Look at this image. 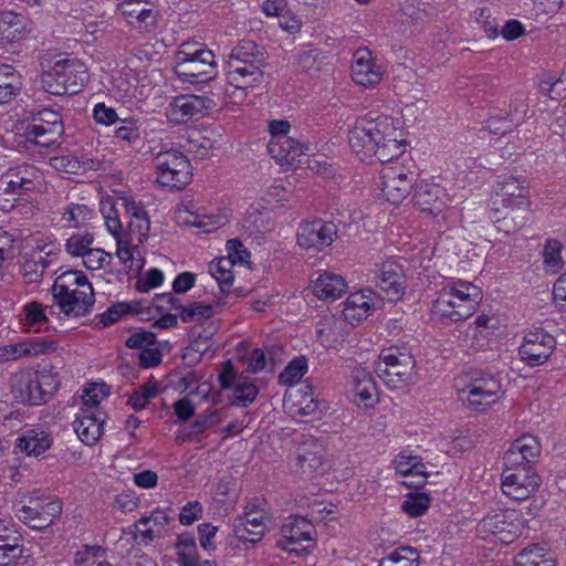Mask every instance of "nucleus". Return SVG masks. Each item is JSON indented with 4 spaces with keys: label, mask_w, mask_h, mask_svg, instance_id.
<instances>
[{
    "label": "nucleus",
    "mask_w": 566,
    "mask_h": 566,
    "mask_svg": "<svg viewBox=\"0 0 566 566\" xmlns=\"http://www.w3.org/2000/svg\"><path fill=\"white\" fill-rule=\"evenodd\" d=\"M353 153L363 161L377 158L391 161L405 151L401 133L395 120L386 115L368 113L356 119L348 134Z\"/></svg>",
    "instance_id": "nucleus-1"
},
{
    "label": "nucleus",
    "mask_w": 566,
    "mask_h": 566,
    "mask_svg": "<svg viewBox=\"0 0 566 566\" xmlns=\"http://www.w3.org/2000/svg\"><path fill=\"white\" fill-rule=\"evenodd\" d=\"M268 65L265 50L250 40H241L230 52L224 65L229 85L244 91L259 85Z\"/></svg>",
    "instance_id": "nucleus-2"
},
{
    "label": "nucleus",
    "mask_w": 566,
    "mask_h": 566,
    "mask_svg": "<svg viewBox=\"0 0 566 566\" xmlns=\"http://www.w3.org/2000/svg\"><path fill=\"white\" fill-rule=\"evenodd\" d=\"M482 298L481 290L467 281L443 287L433 303V312L452 322L470 317Z\"/></svg>",
    "instance_id": "nucleus-3"
},
{
    "label": "nucleus",
    "mask_w": 566,
    "mask_h": 566,
    "mask_svg": "<svg viewBox=\"0 0 566 566\" xmlns=\"http://www.w3.org/2000/svg\"><path fill=\"white\" fill-rule=\"evenodd\" d=\"M87 80L86 66L76 59L59 60L41 75L43 90L60 96L78 93Z\"/></svg>",
    "instance_id": "nucleus-4"
},
{
    "label": "nucleus",
    "mask_w": 566,
    "mask_h": 566,
    "mask_svg": "<svg viewBox=\"0 0 566 566\" xmlns=\"http://www.w3.org/2000/svg\"><path fill=\"white\" fill-rule=\"evenodd\" d=\"M416 359L398 348L382 349L375 364V371L390 389H400L416 381Z\"/></svg>",
    "instance_id": "nucleus-5"
},
{
    "label": "nucleus",
    "mask_w": 566,
    "mask_h": 566,
    "mask_svg": "<svg viewBox=\"0 0 566 566\" xmlns=\"http://www.w3.org/2000/svg\"><path fill=\"white\" fill-rule=\"evenodd\" d=\"M157 181L171 189H181L192 179V168L188 158L178 150L160 151L154 159Z\"/></svg>",
    "instance_id": "nucleus-6"
},
{
    "label": "nucleus",
    "mask_w": 566,
    "mask_h": 566,
    "mask_svg": "<svg viewBox=\"0 0 566 566\" xmlns=\"http://www.w3.org/2000/svg\"><path fill=\"white\" fill-rule=\"evenodd\" d=\"M459 399L475 411H484L502 397L501 382L492 375L479 374L458 389Z\"/></svg>",
    "instance_id": "nucleus-7"
},
{
    "label": "nucleus",
    "mask_w": 566,
    "mask_h": 566,
    "mask_svg": "<svg viewBox=\"0 0 566 566\" xmlns=\"http://www.w3.org/2000/svg\"><path fill=\"white\" fill-rule=\"evenodd\" d=\"M539 485L541 478L533 470L504 465L501 486L503 493L515 501L526 500L538 490Z\"/></svg>",
    "instance_id": "nucleus-8"
},
{
    "label": "nucleus",
    "mask_w": 566,
    "mask_h": 566,
    "mask_svg": "<svg viewBox=\"0 0 566 566\" xmlns=\"http://www.w3.org/2000/svg\"><path fill=\"white\" fill-rule=\"evenodd\" d=\"M51 291L54 301L67 316H84L92 310L94 303L92 285L67 291L64 285L53 284Z\"/></svg>",
    "instance_id": "nucleus-9"
},
{
    "label": "nucleus",
    "mask_w": 566,
    "mask_h": 566,
    "mask_svg": "<svg viewBox=\"0 0 566 566\" xmlns=\"http://www.w3.org/2000/svg\"><path fill=\"white\" fill-rule=\"evenodd\" d=\"M214 106L216 103L208 96L179 95L169 104L167 117L172 123L184 124L203 117Z\"/></svg>",
    "instance_id": "nucleus-10"
},
{
    "label": "nucleus",
    "mask_w": 566,
    "mask_h": 566,
    "mask_svg": "<svg viewBox=\"0 0 566 566\" xmlns=\"http://www.w3.org/2000/svg\"><path fill=\"white\" fill-rule=\"evenodd\" d=\"M314 525L305 517L293 516L281 527V538L277 546L287 552L308 549L313 542Z\"/></svg>",
    "instance_id": "nucleus-11"
},
{
    "label": "nucleus",
    "mask_w": 566,
    "mask_h": 566,
    "mask_svg": "<svg viewBox=\"0 0 566 566\" xmlns=\"http://www.w3.org/2000/svg\"><path fill=\"white\" fill-rule=\"evenodd\" d=\"M379 187L387 201L398 205L410 193L413 187L411 174L399 165L382 167Z\"/></svg>",
    "instance_id": "nucleus-12"
},
{
    "label": "nucleus",
    "mask_w": 566,
    "mask_h": 566,
    "mask_svg": "<svg viewBox=\"0 0 566 566\" xmlns=\"http://www.w3.org/2000/svg\"><path fill=\"white\" fill-rule=\"evenodd\" d=\"M556 346L555 338L544 331L528 332L518 348L521 359L528 366H541L547 361Z\"/></svg>",
    "instance_id": "nucleus-13"
},
{
    "label": "nucleus",
    "mask_w": 566,
    "mask_h": 566,
    "mask_svg": "<svg viewBox=\"0 0 566 566\" xmlns=\"http://www.w3.org/2000/svg\"><path fill=\"white\" fill-rule=\"evenodd\" d=\"M522 205H503L495 207L490 212V219L499 232L506 235L516 233L524 227L528 216V201H521Z\"/></svg>",
    "instance_id": "nucleus-14"
},
{
    "label": "nucleus",
    "mask_w": 566,
    "mask_h": 566,
    "mask_svg": "<svg viewBox=\"0 0 566 566\" xmlns=\"http://www.w3.org/2000/svg\"><path fill=\"white\" fill-rule=\"evenodd\" d=\"M265 512L253 503H249L242 515L233 521L234 535L242 542L258 543L265 531Z\"/></svg>",
    "instance_id": "nucleus-15"
},
{
    "label": "nucleus",
    "mask_w": 566,
    "mask_h": 566,
    "mask_svg": "<svg viewBox=\"0 0 566 566\" xmlns=\"http://www.w3.org/2000/svg\"><path fill=\"white\" fill-rule=\"evenodd\" d=\"M336 234V224L318 219L306 222L300 227L297 231V243L305 249L322 250L334 242Z\"/></svg>",
    "instance_id": "nucleus-16"
},
{
    "label": "nucleus",
    "mask_w": 566,
    "mask_h": 566,
    "mask_svg": "<svg viewBox=\"0 0 566 566\" xmlns=\"http://www.w3.org/2000/svg\"><path fill=\"white\" fill-rule=\"evenodd\" d=\"M541 451L542 447L538 439L532 434H524L517 438L504 453L503 463L513 469L524 467L533 470L532 464L537 461Z\"/></svg>",
    "instance_id": "nucleus-17"
},
{
    "label": "nucleus",
    "mask_w": 566,
    "mask_h": 566,
    "mask_svg": "<svg viewBox=\"0 0 566 566\" xmlns=\"http://www.w3.org/2000/svg\"><path fill=\"white\" fill-rule=\"evenodd\" d=\"M1 179L8 184L11 190L22 196L40 191L43 186L41 170L31 164H22L8 169Z\"/></svg>",
    "instance_id": "nucleus-18"
},
{
    "label": "nucleus",
    "mask_w": 566,
    "mask_h": 566,
    "mask_svg": "<svg viewBox=\"0 0 566 566\" xmlns=\"http://www.w3.org/2000/svg\"><path fill=\"white\" fill-rule=\"evenodd\" d=\"M199 60L176 63L175 72L185 82H208L217 75V63L212 51L199 52Z\"/></svg>",
    "instance_id": "nucleus-19"
},
{
    "label": "nucleus",
    "mask_w": 566,
    "mask_h": 566,
    "mask_svg": "<svg viewBox=\"0 0 566 566\" xmlns=\"http://www.w3.org/2000/svg\"><path fill=\"white\" fill-rule=\"evenodd\" d=\"M377 285L390 301L399 300L405 291V274L402 266L392 259L378 265L376 270Z\"/></svg>",
    "instance_id": "nucleus-20"
},
{
    "label": "nucleus",
    "mask_w": 566,
    "mask_h": 566,
    "mask_svg": "<svg viewBox=\"0 0 566 566\" xmlns=\"http://www.w3.org/2000/svg\"><path fill=\"white\" fill-rule=\"evenodd\" d=\"M446 192L439 185L420 181L415 186L412 201L418 209L430 217L441 214L446 208Z\"/></svg>",
    "instance_id": "nucleus-21"
},
{
    "label": "nucleus",
    "mask_w": 566,
    "mask_h": 566,
    "mask_svg": "<svg viewBox=\"0 0 566 566\" xmlns=\"http://www.w3.org/2000/svg\"><path fill=\"white\" fill-rule=\"evenodd\" d=\"M61 513L62 504L59 501H50L43 505L40 503H35L34 506L23 505L18 510L17 516L33 530H44L53 524Z\"/></svg>",
    "instance_id": "nucleus-22"
},
{
    "label": "nucleus",
    "mask_w": 566,
    "mask_h": 566,
    "mask_svg": "<svg viewBox=\"0 0 566 566\" xmlns=\"http://www.w3.org/2000/svg\"><path fill=\"white\" fill-rule=\"evenodd\" d=\"M101 415V412L94 409H81V412L73 422V427L83 443L93 446L101 438L104 426V418Z\"/></svg>",
    "instance_id": "nucleus-23"
},
{
    "label": "nucleus",
    "mask_w": 566,
    "mask_h": 566,
    "mask_svg": "<svg viewBox=\"0 0 566 566\" xmlns=\"http://www.w3.org/2000/svg\"><path fill=\"white\" fill-rule=\"evenodd\" d=\"M528 187L524 179L512 175H504L495 186V195L503 205H522L521 201H528Z\"/></svg>",
    "instance_id": "nucleus-24"
},
{
    "label": "nucleus",
    "mask_w": 566,
    "mask_h": 566,
    "mask_svg": "<svg viewBox=\"0 0 566 566\" xmlns=\"http://www.w3.org/2000/svg\"><path fill=\"white\" fill-rule=\"evenodd\" d=\"M295 471L306 479H312L323 467V448L316 443H304L297 449L293 464Z\"/></svg>",
    "instance_id": "nucleus-25"
},
{
    "label": "nucleus",
    "mask_w": 566,
    "mask_h": 566,
    "mask_svg": "<svg viewBox=\"0 0 566 566\" xmlns=\"http://www.w3.org/2000/svg\"><path fill=\"white\" fill-rule=\"evenodd\" d=\"M268 148L270 155L282 166L293 165L296 158L304 153V149H307L302 143L290 136L271 138Z\"/></svg>",
    "instance_id": "nucleus-26"
},
{
    "label": "nucleus",
    "mask_w": 566,
    "mask_h": 566,
    "mask_svg": "<svg viewBox=\"0 0 566 566\" xmlns=\"http://www.w3.org/2000/svg\"><path fill=\"white\" fill-rule=\"evenodd\" d=\"M36 376L33 377L29 373L14 375L11 379V388L14 397L21 402L29 405L44 403V396H42Z\"/></svg>",
    "instance_id": "nucleus-27"
},
{
    "label": "nucleus",
    "mask_w": 566,
    "mask_h": 566,
    "mask_svg": "<svg viewBox=\"0 0 566 566\" xmlns=\"http://www.w3.org/2000/svg\"><path fill=\"white\" fill-rule=\"evenodd\" d=\"M369 55L370 52L367 49L358 50L352 64V77L360 86H374L381 80V75L375 70Z\"/></svg>",
    "instance_id": "nucleus-28"
},
{
    "label": "nucleus",
    "mask_w": 566,
    "mask_h": 566,
    "mask_svg": "<svg viewBox=\"0 0 566 566\" xmlns=\"http://www.w3.org/2000/svg\"><path fill=\"white\" fill-rule=\"evenodd\" d=\"M313 293L318 298L336 300L347 290V283L343 276L325 271L312 281Z\"/></svg>",
    "instance_id": "nucleus-29"
},
{
    "label": "nucleus",
    "mask_w": 566,
    "mask_h": 566,
    "mask_svg": "<svg viewBox=\"0 0 566 566\" xmlns=\"http://www.w3.org/2000/svg\"><path fill=\"white\" fill-rule=\"evenodd\" d=\"M118 10L132 25L148 29L156 23V12L148 7V3H143L140 0H127L118 7Z\"/></svg>",
    "instance_id": "nucleus-30"
},
{
    "label": "nucleus",
    "mask_w": 566,
    "mask_h": 566,
    "mask_svg": "<svg viewBox=\"0 0 566 566\" xmlns=\"http://www.w3.org/2000/svg\"><path fill=\"white\" fill-rule=\"evenodd\" d=\"M22 90V77L11 65L0 64V105L13 101Z\"/></svg>",
    "instance_id": "nucleus-31"
},
{
    "label": "nucleus",
    "mask_w": 566,
    "mask_h": 566,
    "mask_svg": "<svg viewBox=\"0 0 566 566\" xmlns=\"http://www.w3.org/2000/svg\"><path fill=\"white\" fill-rule=\"evenodd\" d=\"M52 444V439L44 431L28 430L17 439L15 447L28 455L39 457Z\"/></svg>",
    "instance_id": "nucleus-32"
},
{
    "label": "nucleus",
    "mask_w": 566,
    "mask_h": 566,
    "mask_svg": "<svg viewBox=\"0 0 566 566\" xmlns=\"http://www.w3.org/2000/svg\"><path fill=\"white\" fill-rule=\"evenodd\" d=\"M64 134V126H50L43 124H30L25 128L28 140L41 147H52L60 144Z\"/></svg>",
    "instance_id": "nucleus-33"
},
{
    "label": "nucleus",
    "mask_w": 566,
    "mask_h": 566,
    "mask_svg": "<svg viewBox=\"0 0 566 566\" xmlns=\"http://www.w3.org/2000/svg\"><path fill=\"white\" fill-rule=\"evenodd\" d=\"M145 303L142 301L118 302L109 306L104 313L96 316V325L101 327L109 326L118 322L126 314H144Z\"/></svg>",
    "instance_id": "nucleus-34"
},
{
    "label": "nucleus",
    "mask_w": 566,
    "mask_h": 566,
    "mask_svg": "<svg viewBox=\"0 0 566 566\" xmlns=\"http://www.w3.org/2000/svg\"><path fill=\"white\" fill-rule=\"evenodd\" d=\"M24 30V19L21 14L10 11L0 13V42H15L22 38Z\"/></svg>",
    "instance_id": "nucleus-35"
},
{
    "label": "nucleus",
    "mask_w": 566,
    "mask_h": 566,
    "mask_svg": "<svg viewBox=\"0 0 566 566\" xmlns=\"http://www.w3.org/2000/svg\"><path fill=\"white\" fill-rule=\"evenodd\" d=\"M371 311L369 298L363 292L352 293L345 304L343 314L352 324L367 317Z\"/></svg>",
    "instance_id": "nucleus-36"
},
{
    "label": "nucleus",
    "mask_w": 566,
    "mask_h": 566,
    "mask_svg": "<svg viewBox=\"0 0 566 566\" xmlns=\"http://www.w3.org/2000/svg\"><path fill=\"white\" fill-rule=\"evenodd\" d=\"M532 117L530 112L527 97L524 93H517L510 102L507 111H505L504 119L511 126H520L525 119Z\"/></svg>",
    "instance_id": "nucleus-37"
},
{
    "label": "nucleus",
    "mask_w": 566,
    "mask_h": 566,
    "mask_svg": "<svg viewBox=\"0 0 566 566\" xmlns=\"http://www.w3.org/2000/svg\"><path fill=\"white\" fill-rule=\"evenodd\" d=\"M234 260L231 258H220L216 263L210 264V273L216 279L222 293H229L233 284L232 268Z\"/></svg>",
    "instance_id": "nucleus-38"
},
{
    "label": "nucleus",
    "mask_w": 566,
    "mask_h": 566,
    "mask_svg": "<svg viewBox=\"0 0 566 566\" xmlns=\"http://www.w3.org/2000/svg\"><path fill=\"white\" fill-rule=\"evenodd\" d=\"M378 566H419V553L409 546L398 547L381 558Z\"/></svg>",
    "instance_id": "nucleus-39"
},
{
    "label": "nucleus",
    "mask_w": 566,
    "mask_h": 566,
    "mask_svg": "<svg viewBox=\"0 0 566 566\" xmlns=\"http://www.w3.org/2000/svg\"><path fill=\"white\" fill-rule=\"evenodd\" d=\"M514 566H553L552 560L544 557V549L537 545L521 551L514 558Z\"/></svg>",
    "instance_id": "nucleus-40"
},
{
    "label": "nucleus",
    "mask_w": 566,
    "mask_h": 566,
    "mask_svg": "<svg viewBox=\"0 0 566 566\" xmlns=\"http://www.w3.org/2000/svg\"><path fill=\"white\" fill-rule=\"evenodd\" d=\"M50 165L59 170L66 174H78L82 169H92L95 163L91 159L86 161H80L76 157L66 155V156H56L50 159Z\"/></svg>",
    "instance_id": "nucleus-41"
},
{
    "label": "nucleus",
    "mask_w": 566,
    "mask_h": 566,
    "mask_svg": "<svg viewBox=\"0 0 566 566\" xmlns=\"http://www.w3.org/2000/svg\"><path fill=\"white\" fill-rule=\"evenodd\" d=\"M179 311L180 318L185 323H201L213 315V310L210 304H201L199 302H191L186 306L181 304Z\"/></svg>",
    "instance_id": "nucleus-42"
},
{
    "label": "nucleus",
    "mask_w": 566,
    "mask_h": 566,
    "mask_svg": "<svg viewBox=\"0 0 566 566\" xmlns=\"http://www.w3.org/2000/svg\"><path fill=\"white\" fill-rule=\"evenodd\" d=\"M307 371V359L304 356L293 358L280 374L281 384L293 385Z\"/></svg>",
    "instance_id": "nucleus-43"
},
{
    "label": "nucleus",
    "mask_w": 566,
    "mask_h": 566,
    "mask_svg": "<svg viewBox=\"0 0 566 566\" xmlns=\"http://www.w3.org/2000/svg\"><path fill=\"white\" fill-rule=\"evenodd\" d=\"M430 505V496L426 493H410L402 502L401 509L409 516L423 515Z\"/></svg>",
    "instance_id": "nucleus-44"
},
{
    "label": "nucleus",
    "mask_w": 566,
    "mask_h": 566,
    "mask_svg": "<svg viewBox=\"0 0 566 566\" xmlns=\"http://www.w3.org/2000/svg\"><path fill=\"white\" fill-rule=\"evenodd\" d=\"M94 237L91 233H76L71 235L65 244L67 253L74 256H84L92 248Z\"/></svg>",
    "instance_id": "nucleus-45"
},
{
    "label": "nucleus",
    "mask_w": 566,
    "mask_h": 566,
    "mask_svg": "<svg viewBox=\"0 0 566 566\" xmlns=\"http://www.w3.org/2000/svg\"><path fill=\"white\" fill-rule=\"evenodd\" d=\"M21 541L0 543V566H9L23 557Z\"/></svg>",
    "instance_id": "nucleus-46"
},
{
    "label": "nucleus",
    "mask_w": 566,
    "mask_h": 566,
    "mask_svg": "<svg viewBox=\"0 0 566 566\" xmlns=\"http://www.w3.org/2000/svg\"><path fill=\"white\" fill-rule=\"evenodd\" d=\"M481 532L489 533L493 535L500 534H510L506 531V527L510 524L505 521V516L503 513H495L492 515L485 516L479 524Z\"/></svg>",
    "instance_id": "nucleus-47"
},
{
    "label": "nucleus",
    "mask_w": 566,
    "mask_h": 566,
    "mask_svg": "<svg viewBox=\"0 0 566 566\" xmlns=\"http://www.w3.org/2000/svg\"><path fill=\"white\" fill-rule=\"evenodd\" d=\"M48 264L42 256L39 260H27L22 264V274L28 284L39 282Z\"/></svg>",
    "instance_id": "nucleus-48"
},
{
    "label": "nucleus",
    "mask_w": 566,
    "mask_h": 566,
    "mask_svg": "<svg viewBox=\"0 0 566 566\" xmlns=\"http://www.w3.org/2000/svg\"><path fill=\"white\" fill-rule=\"evenodd\" d=\"M560 249V243L552 240L547 241L544 248V262L554 272L562 268Z\"/></svg>",
    "instance_id": "nucleus-49"
},
{
    "label": "nucleus",
    "mask_w": 566,
    "mask_h": 566,
    "mask_svg": "<svg viewBox=\"0 0 566 566\" xmlns=\"http://www.w3.org/2000/svg\"><path fill=\"white\" fill-rule=\"evenodd\" d=\"M54 284L64 285L67 291H70L72 286L84 287L91 285L86 275L81 271H66L57 276Z\"/></svg>",
    "instance_id": "nucleus-50"
},
{
    "label": "nucleus",
    "mask_w": 566,
    "mask_h": 566,
    "mask_svg": "<svg viewBox=\"0 0 566 566\" xmlns=\"http://www.w3.org/2000/svg\"><path fill=\"white\" fill-rule=\"evenodd\" d=\"M114 136L128 144H135L140 139V133L133 120L125 119L123 124L115 129Z\"/></svg>",
    "instance_id": "nucleus-51"
},
{
    "label": "nucleus",
    "mask_w": 566,
    "mask_h": 566,
    "mask_svg": "<svg viewBox=\"0 0 566 566\" xmlns=\"http://www.w3.org/2000/svg\"><path fill=\"white\" fill-rule=\"evenodd\" d=\"M156 343V335L153 332L142 331L133 334L126 340V346L133 349H145Z\"/></svg>",
    "instance_id": "nucleus-52"
},
{
    "label": "nucleus",
    "mask_w": 566,
    "mask_h": 566,
    "mask_svg": "<svg viewBox=\"0 0 566 566\" xmlns=\"http://www.w3.org/2000/svg\"><path fill=\"white\" fill-rule=\"evenodd\" d=\"M259 394V389L251 382L238 384L234 388V403L247 405L254 401Z\"/></svg>",
    "instance_id": "nucleus-53"
},
{
    "label": "nucleus",
    "mask_w": 566,
    "mask_h": 566,
    "mask_svg": "<svg viewBox=\"0 0 566 566\" xmlns=\"http://www.w3.org/2000/svg\"><path fill=\"white\" fill-rule=\"evenodd\" d=\"M90 214V209L85 205H70L63 213V219L76 227L81 222L85 221L87 216Z\"/></svg>",
    "instance_id": "nucleus-54"
},
{
    "label": "nucleus",
    "mask_w": 566,
    "mask_h": 566,
    "mask_svg": "<svg viewBox=\"0 0 566 566\" xmlns=\"http://www.w3.org/2000/svg\"><path fill=\"white\" fill-rule=\"evenodd\" d=\"M164 281V273L159 269H150L145 277L136 282V287L139 292H147L150 289L158 287Z\"/></svg>",
    "instance_id": "nucleus-55"
},
{
    "label": "nucleus",
    "mask_w": 566,
    "mask_h": 566,
    "mask_svg": "<svg viewBox=\"0 0 566 566\" xmlns=\"http://www.w3.org/2000/svg\"><path fill=\"white\" fill-rule=\"evenodd\" d=\"M128 228L130 233L137 234L138 241L143 243L144 240L148 238L150 230V222L147 213L129 219Z\"/></svg>",
    "instance_id": "nucleus-56"
},
{
    "label": "nucleus",
    "mask_w": 566,
    "mask_h": 566,
    "mask_svg": "<svg viewBox=\"0 0 566 566\" xmlns=\"http://www.w3.org/2000/svg\"><path fill=\"white\" fill-rule=\"evenodd\" d=\"M353 390L355 392V397L365 406H371L375 402L377 389L374 380L356 385Z\"/></svg>",
    "instance_id": "nucleus-57"
},
{
    "label": "nucleus",
    "mask_w": 566,
    "mask_h": 566,
    "mask_svg": "<svg viewBox=\"0 0 566 566\" xmlns=\"http://www.w3.org/2000/svg\"><path fill=\"white\" fill-rule=\"evenodd\" d=\"M83 258V263L86 269L97 270L103 268L106 260L112 259V255L102 249H91Z\"/></svg>",
    "instance_id": "nucleus-58"
},
{
    "label": "nucleus",
    "mask_w": 566,
    "mask_h": 566,
    "mask_svg": "<svg viewBox=\"0 0 566 566\" xmlns=\"http://www.w3.org/2000/svg\"><path fill=\"white\" fill-rule=\"evenodd\" d=\"M153 306L159 312L164 313L171 308L179 310L181 307L180 298L171 293L156 294L153 300Z\"/></svg>",
    "instance_id": "nucleus-59"
},
{
    "label": "nucleus",
    "mask_w": 566,
    "mask_h": 566,
    "mask_svg": "<svg viewBox=\"0 0 566 566\" xmlns=\"http://www.w3.org/2000/svg\"><path fill=\"white\" fill-rule=\"evenodd\" d=\"M108 392L109 390L106 385H95L93 388L85 390L82 397L83 403L86 408L93 409L98 406L102 398L108 396Z\"/></svg>",
    "instance_id": "nucleus-60"
},
{
    "label": "nucleus",
    "mask_w": 566,
    "mask_h": 566,
    "mask_svg": "<svg viewBox=\"0 0 566 566\" xmlns=\"http://www.w3.org/2000/svg\"><path fill=\"white\" fill-rule=\"evenodd\" d=\"M27 342V347L30 350L29 356L45 355L55 352L57 345L51 339L33 338Z\"/></svg>",
    "instance_id": "nucleus-61"
},
{
    "label": "nucleus",
    "mask_w": 566,
    "mask_h": 566,
    "mask_svg": "<svg viewBox=\"0 0 566 566\" xmlns=\"http://www.w3.org/2000/svg\"><path fill=\"white\" fill-rule=\"evenodd\" d=\"M36 379L39 381V387L42 396H44V402L56 391L60 382L55 378V376L46 373H41L36 375Z\"/></svg>",
    "instance_id": "nucleus-62"
},
{
    "label": "nucleus",
    "mask_w": 566,
    "mask_h": 566,
    "mask_svg": "<svg viewBox=\"0 0 566 566\" xmlns=\"http://www.w3.org/2000/svg\"><path fill=\"white\" fill-rule=\"evenodd\" d=\"M20 196L17 191L11 190L8 184L0 178V210L6 212L12 210Z\"/></svg>",
    "instance_id": "nucleus-63"
},
{
    "label": "nucleus",
    "mask_w": 566,
    "mask_h": 566,
    "mask_svg": "<svg viewBox=\"0 0 566 566\" xmlns=\"http://www.w3.org/2000/svg\"><path fill=\"white\" fill-rule=\"evenodd\" d=\"M93 116L95 122L102 125H111L118 120L116 111L112 107L105 106L104 103L95 105Z\"/></svg>",
    "instance_id": "nucleus-64"
}]
</instances>
